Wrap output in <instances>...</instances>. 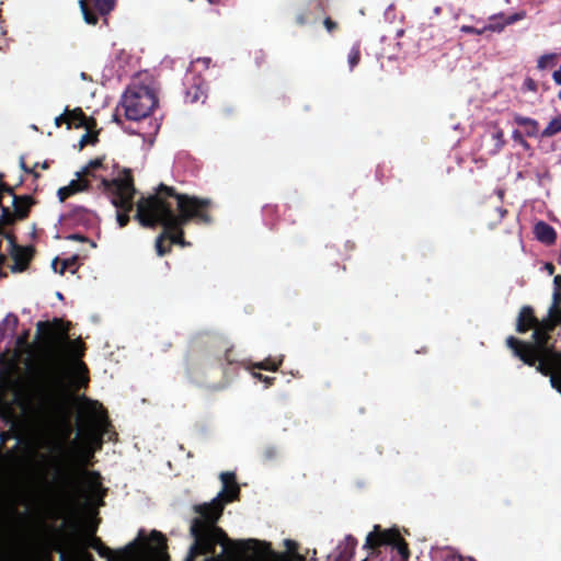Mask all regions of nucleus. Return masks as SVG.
I'll list each match as a JSON object with an SVG mask.
<instances>
[{
    "label": "nucleus",
    "mask_w": 561,
    "mask_h": 561,
    "mask_svg": "<svg viewBox=\"0 0 561 561\" xmlns=\"http://www.w3.org/2000/svg\"><path fill=\"white\" fill-rule=\"evenodd\" d=\"M561 131V115L552 118L547 127L542 130V136L550 137Z\"/></svg>",
    "instance_id": "obj_18"
},
{
    "label": "nucleus",
    "mask_w": 561,
    "mask_h": 561,
    "mask_svg": "<svg viewBox=\"0 0 561 561\" xmlns=\"http://www.w3.org/2000/svg\"><path fill=\"white\" fill-rule=\"evenodd\" d=\"M501 137H502V134H496V139H499V140H500V139H501Z\"/></svg>",
    "instance_id": "obj_46"
},
{
    "label": "nucleus",
    "mask_w": 561,
    "mask_h": 561,
    "mask_svg": "<svg viewBox=\"0 0 561 561\" xmlns=\"http://www.w3.org/2000/svg\"><path fill=\"white\" fill-rule=\"evenodd\" d=\"M553 284H554V289L556 288H561V276L560 275H557L554 278H553Z\"/></svg>",
    "instance_id": "obj_35"
},
{
    "label": "nucleus",
    "mask_w": 561,
    "mask_h": 561,
    "mask_svg": "<svg viewBox=\"0 0 561 561\" xmlns=\"http://www.w3.org/2000/svg\"><path fill=\"white\" fill-rule=\"evenodd\" d=\"M358 59H359V53L357 49H352L350 55H348V64H350V67L353 68L357 65L358 62Z\"/></svg>",
    "instance_id": "obj_28"
},
{
    "label": "nucleus",
    "mask_w": 561,
    "mask_h": 561,
    "mask_svg": "<svg viewBox=\"0 0 561 561\" xmlns=\"http://www.w3.org/2000/svg\"><path fill=\"white\" fill-rule=\"evenodd\" d=\"M197 91H199V88H196V93H194V95L191 96V92L187 93V96L191 98L192 101H197L199 100V95L197 94Z\"/></svg>",
    "instance_id": "obj_38"
},
{
    "label": "nucleus",
    "mask_w": 561,
    "mask_h": 561,
    "mask_svg": "<svg viewBox=\"0 0 561 561\" xmlns=\"http://www.w3.org/2000/svg\"><path fill=\"white\" fill-rule=\"evenodd\" d=\"M208 2H209V3H213V2H214V0H208Z\"/></svg>",
    "instance_id": "obj_49"
},
{
    "label": "nucleus",
    "mask_w": 561,
    "mask_h": 561,
    "mask_svg": "<svg viewBox=\"0 0 561 561\" xmlns=\"http://www.w3.org/2000/svg\"><path fill=\"white\" fill-rule=\"evenodd\" d=\"M75 473L83 485L87 501L94 503L102 495L99 476L81 469L77 470Z\"/></svg>",
    "instance_id": "obj_10"
},
{
    "label": "nucleus",
    "mask_w": 561,
    "mask_h": 561,
    "mask_svg": "<svg viewBox=\"0 0 561 561\" xmlns=\"http://www.w3.org/2000/svg\"><path fill=\"white\" fill-rule=\"evenodd\" d=\"M83 174L81 171L76 172V179L71 180L68 185L62 186L58 190L57 194L59 197V201L62 202L70 195L81 192L87 187V182L81 179Z\"/></svg>",
    "instance_id": "obj_13"
},
{
    "label": "nucleus",
    "mask_w": 561,
    "mask_h": 561,
    "mask_svg": "<svg viewBox=\"0 0 561 561\" xmlns=\"http://www.w3.org/2000/svg\"><path fill=\"white\" fill-rule=\"evenodd\" d=\"M324 25L328 28V31H331L333 28L332 22L328 19L324 21Z\"/></svg>",
    "instance_id": "obj_40"
},
{
    "label": "nucleus",
    "mask_w": 561,
    "mask_h": 561,
    "mask_svg": "<svg viewBox=\"0 0 561 561\" xmlns=\"http://www.w3.org/2000/svg\"><path fill=\"white\" fill-rule=\"evenodd\" d=\"M56 261H57V259H55V260L53 261V263H51V267H53L54 270L56 268Z\"/></svg>",
    "instance_id": "obj_45"
},
{
    "label": "nucleus",
    "mask_w": 561,
    "mask_h": 561,
    "mask_svg": "<svg viewBox=\"0 0 561 561\" xmlns=\"http://www.w3.org/2000/svg\"><path fill=\"white\" fill-rule=\"evenodd\" d=\"M12 195V204L14 207V211L19 217H24L31 206V199L27 196L24 197H16L15 195Z\"/></svg>",
    "instance_id": "obj_17"
},
{
    "label": "nucleus",
    "mask_w": 561,
    "mask_h": 561,
    "mask_svg": "<svg viewBox=\"0 0 561 561\" xmlns=\"http://www.w3.org/2000/svg\"><path fill=\"white\" fill-rule=\"evenodd\" d=\"M20 167H21V169H23L24 171L28 172V170H27V169H26V167H25V163H24L23 158H21V159H20Z\"/></svg>",
    "instance_id": "obj_43"
},
{
    "label": "nucleus",
    "mask_w": 561,
    "mask_h": 561,
    "mask_svg": "<svg viewBox=\"0 0 561 561\" xmlns=\"http://www.w3.org/2000/svg\"><path fill=\"white\" fill-rule=\"evenodd\" d=\"M106 186L112 195V204L124 211L116 215L118 226L124 227L129 220L128 211L131 209L136 192L129 171L124 170L111 183H106Z\"/></svg>",
    "instance_id": "obj_5"
},
{
    "label": "nucleus",
    "mask_w": 561,
    "mask_h": 561,
    "mask_svg": "<svg viewBox=\"0 0 561 561\" xmlns=\"http://www.w3.org/2000/svg\"><path fill=\"white\" fill-rule=\"evenodd\" d=\"M168 230L169 229H165V231L156 239V250L159 256H162L165 253V250L162 248V241L167 238Z\"/></svg>",
    "instance_id": "obj_25"
},
{
    "label": "nucleus",
    "mask_w": 561,
    "mask_h": 561,
    "mask_svg": "<svg viewBox=\"0 0 561 561\" xmlns=\"http://www.w3.org/2000/svg\"><path fill=\"white\" fill-rule=\"evenodd\" d=\"M51 385L54 389L47 392L46 400L53 405H59L58 398L67 396L68 386L60 376H55L51 380Z\"/></svg>",
    "instance_id": "obj_15"
},
{
    "label": "nucleus",
    "mask_w": 561,
    "mask_h": 561,
    "mask_svg": "<svg viewBox=\"0 0 561 561\" xmlns=\"http://www.w3.org/2000/svg\"><path fill=\"white\" fill-rule=\"evenodd\" d=\"M167 238H170L172 243L180 244L181 247H185L186 245V242L183 239V231L182 230H179V231H176L174 233H169L168 232Z\"/></svg>",
    "instance_id": "obj_24"
},
{
    "label": "nucleus",
    "mask_w": 561,
    "mask_h": 561,
    "mask_svg": "<svg viewBox=\"0 0 561 561\" xmlns=\"http://www.w3.org/2000/svg\"><path fill=\"white\" fill-rule=\"evenodd\" d=\"M2 179V174L0 173V180Z\"/></svg>",
    "instance_id": "obj_50"
},
{
    "label": "nucleus",
    "mask_w": 561,
    "mask_h": 561,
    "mask_svg": "<svg viewBox=\"0 0 561 561\" xmlns=\"http://www.w3.org/2000/svg\"><path fill=\"white\" fill-rule=\"evenodd\" d=\"M79 4H80V9H81V12H82V15H83V19L87 23L89 24H92V23H95V18L94 16H90L88 11H87V8H85V4H84V1L83 0H80L79 1Z\"/></svg>",
    "instance_id": "obj_26"
},
{
    "label": "nucleus",
    "mask_w": 561,
    "mask_h": 561,
    "mask_svg": "<svg viewBox=\"0 0 561 561\" xmlns=\"http://www.w3.org/2000/svg\"><path fill=\"white\" fill-rule=\"evenodd\" d=\"M526 16V13L524 11L515 13L506 19V21L502 24L503 27L505 25H510L518 20H523Z\"/></svg>",
    "instance_id": "obj_27"
},
{
    "label": "nucleus",
    "mask_w": 561,
    "mask_h": 561,
    "mask_svg": "<svg viewBox=\"0 0 561 561\" xmlns=\"http://www.w3.org/2000/svg\"><path fill=\"white\" fill-rule=\"evenodd\" d=\"M256 367L262 368V369H272V370H274V369H276L277 364H276V362H273L272 364L260 363V364L256 365Z\"/></svg>",
    "instance_id": "obj_31"
},
{
    "label": "nucleus",
    "mask_w": 561,
    "mask_h": 561,
    "mask_svg": "<svg viewBox=\"0 0 561 561\" xmlns=\"http://www.w3.org/2000/svg\"><path fill=\"white\" fill-rule=\"evenodd\" d=\"M94 3L102 14H106L114 8L115 0H94Z\"/></svg>",
    "instance_id": "obj_22"
},
{
    "label": "nucleus",
    "mask_w": 561,
    "mask_h": 561,
    "mask_svg": "<svg viewBox=\"0 0 561 561\" xmlns=\"http://www.w3.org/2000/svg\"><path fill=\"white\" fill-rule=\"evenodd\" d=\"M157 103L153 91L145 85L128 89L122 100L125 116L131 121H138L148 116Z\"/></svg>",
    "instance_id": "obj_6"
},
{
    "label": "nucleus",
    "mask_w": 561,
    "mask_h": 561,
    "mask_svg": "<svg viewBox=\"0 0 561 561\" xmlns=\"http://www.w3.org/2000/svg\"><path fill=\"white\" fill-rule=\"evenodd\" d=\"M513 138L516 140H519L523 145L526 146V142L523 140L522 135L519 131L515 130L513 131Z\"/></svg>",
    "instance_id": "obj_34"
},
{
    "label": "nucleus",
    "mask_w": 561,
    "mask_h": 561,
    "mask_svg": "<svg viewBox=\"0 0 561 561\" xmlns=\"http://www.w3.org/2000/svg\"><path fill=\"white\" fill-rule=\"evenodd\" d=\"M284 545H285V547H286L288 550H291V549H294V548L296 547V542H295V541H293V540H289V539H286V540L284 541Z\"/></svg>",
    "instance_id": "obj_33"
},
{
    "label": "nucleus",
    "mask_w": 561,
    "mask_h": 561,
    "mask_svg": "<svg viewBox=\"0 0 561 561\" xmlns=\"http://www.w3.org/2000/svg\"><path fill=\"white\" fill-rule=\"evenodd\" d=\"M222 489L209 503L195 506V512L201 515L191 524V535L194 542L191 545L187 561H192L196 554L213 551L216 543L226 547L228 543L239 550H254L261 558L259 561H289L284 553H273L268 543L254 539L229 541L222 529L215 526L220 517L224 505L238 496L239 485L234 481V473L227 471L220 473ZM205 561H224L222 554L210 557Z\"/></svg>",
    "instance_id": "obj_1"
},
{
    "label": "nucleus",
    "mask_w": 561,
    "mask_h": 561,
    "mask_svg": "<svg viewBox=\"0 0 561 561\" xmlns=\"http://www.w3.org/2000/svg\"><path fill=\"white\" fill-rule=\"evenodd\" d=\"M76 409L82 448L90 456L101 446L108 420L102 404L84 396L76 399Z\"/></svg>",
    "instance_id": "obj_4"
},
{
    "label": "nucleus",
    "mask_w": 561,
    "mask_h": 561,
    "mask_svg": "<svg viewBox=\"0 0 561 561\" xmlns=\"http://www.w3.org/2000/svg\"><path fill=\"white\" fill-rule=\"evenodd\" d=\"M560 298L559 288H556L552 293V302L548 309V320L543 322L542 328L554 327L561 322V307H558Z\"/></svg>",
    "instance_id": "obj_14"
},
{
    "label": "nucleus",
    "mask_w": 561,
    "mask_h": 561,
    "mask_svg": "<svg viewBox=\"0 0 561 561\" xmlns=\"http://www.w3.org/2000/svg\"><path fill=\"white\" fill-rule=\"evenodd\" d=\"M36 331L43 347L51 354H57L67 343L68 325L60 319H54L51 322L39 321Z\"/></svg>",
    "instance_id": "obj_7"
},
{
    "label": "nucleus",
    "mask_w": 561,
    "mask_h": 561,
    "mask_svg": "<svg viewBox=\"0 0 561 561\" xmlns=\"http://www.w3.org/2000/svg\"><path fill=\"white\" fill-rule=\"evenodd\" d=\"M91 247H92V248H95V247H96V244H95L94 242H91Z\"/></svg>",
    "instance_id": "obj_48"
},
{
    "label": "nucleus",
    "mask_w": 561,
    "mask_h": 561,
    "mask_svg": "<svg viewBox=\"0 0 561 561\" xmlns=\"http://www.w3.org/2000/svg\"><path fill=\"white\" fill-rule=\"evenodd\" d=\"M9 252L14 260V263L10 267L11 272H23L27 267L32 257L33 249L30 247H19L12 241V239H9Z\"/></svg>",
    "instance_id": "obj_11"
},
{
    "label": "nucleus",
    "mask_w": 561,
    "mask_h": 561,
    "mask_svg": "<svg viewBox=\"0 0 561 561\" xmlns=\"http://www.w3.org/2000/svg\"><path fill=\"white\" fill-rule=\"evenodd\" d=\"M161 190H163L170 196L175 195L172 187L161 185Z\"/></svg>",
    "instance_id": "obj_37"
},
{
    "label": "nucleus",
    "mask_w": 561,
    "mask_h": 561,
    "mask_svg": "<svg viewBox=\"0 0 561 561\" xmlns=\"http://www.w3.org/2000/svg\"><path fill=\"white\" fill-rule=\"evenodd\" d=\"M180 214L174 215L170 205L157 195L141 198L137 203L136 218L144 227H153L161 224L164 229H180L182 225L193 217L208 221V217L201 209L208 205L207 199H197L187 195H175Z\"/></svg>",
    "instance_id": "obj_3"
},
{
    "label": "nucleus",
    "mask_w": 561,
    "mask_h": 561,
    "mask_svg": "<svg viewBox=\"0 0 561 561\" xmlns=\"http://www.w3.org/2000/svg\"><path fill=\"white\" fill-rule=\"evenodd\" d=\"M546 270L548 271L549 274H552L553 273V266L552 264H546Z\"/></svg>",
    "instance_id": "obj_41"
},
{
    "label": "nucleus",
    "mask_w": 561,
    "mask_h": 561,
    "mask_svg": "<svg viewBox=\"0 0 561 561\" xmlns=\"http://www.w3.org/2000/svg\"><path fill=\"white\" fill-rule=\"evenodd\" d=\"M502 30H503V25H499V26L488 25V26H484L483 28H480V30H477V28H474L472 26L463 25L460 28V31L463 32V33H474V34H478V35H481L484 31L501 32Z\"/></svg>",
    "instance_id": "obj_19"
},
{
    "label": "nucleus",
    "mask_w": 561,
    "mask_h": 561,
    "mask_svg": "<svg viewBox=\"0 0 561 561\" xmlns=\"http://www.w3.org/2000/svg\"><path fill=\"white\" fill-rule=\"evenodd\" d=\"M151 541L152 543H141L140 542V538L138 537L137 539H135L134 541L129 542L128 545H126V547L124 548L125 552L126 553H131L136 548L137 546L139 545V554H144V553H160V551L162 550L163 548V538H162V535L160 533H157V531H152L151 534Z\"/></svg>",
    "instance_id": "obj_12"
},
{
    "label": "nucleus",
    "mask_w": 561,
    "mask_h": 561,
    "mask_svg": "<svg viewBox=\"0 0 561 561\" xmlns=\"http://www.w3.org/2000/svg\"><path fill=\"white\" fill-rule=\"evenodd\" d=\"M91 138V136L87 133L84 134L80 139V147L84 146V144L88 141V139Z\"/></svg>",
    "instance_id": "obj_36"
},
{
    "label": "nucleus",
    "mask_w": 561,
    "mask_h": 561,
    "mask_svg": "<svg viewBox=\"0 0 561 561\" xmlns=\"http://www.w3.org/2000/svg\"><path fill=\"white\" fill-rule=\"evenodd\" d=\"M560 99H561V93L559 94Z\"/></svg>",
    "instance_id": "obj_51"
},
{
    "label": "nucleus",
    "mask_w": 561,
    "mask_h": 561,
    "mask_svg": "<svg viewBox=\"0 0 561 561\" xmlns=\"http://www.w3.org/2000/svg\"><path fill=\"white\" fill-rule=\"evenodd\" d=\"M536 238L545 243H552L556 239V232L552 227L546 222L539 221L534 229Z\"/></svg>",
    "instance_id": "obj_16"
},
{
    "label": "nucleus",
    "mask_w": 561,
    "mask_h": 561,
    "mask_svg": "<svg viewBox=\"0 0 561 561\" xmlns=\"http://www.w3.org/2000/svg\"><path fill=\"white\" fill-rule=\"evenodd\" d=\"M91 546L98 551L101 557H106L112 561V552L108 548L104 547L99 540L92 539Z\"/></svg>",
    "instance_id": "obj_23"
},
{
    "label": "nucleus",
    "mask_w": 561,
    "mask_h": 561,
    "mask_svg": "<svg viewBox=\"0 0 561 561\" xmlns=\"http://www.w3.org/2000/svg\"><path fill=\"white\" fill-rule=\"evenodd\" d=\"M69 239H71V240H79V241H83L84 240V238L82 236H80V234H72V236L69 237Z\"/></svg>",
    "instance_id": "obj_39"
},
{
    "label": "nucleus",
    "mask_w": 561,
    "mask_h": 561,
    "mask_svg": "<svg viewBox=\"0 0 561 561\" xmlns=\"http://www.w3.org/2000/svg\"><path fill=\"white\" fill-rule=\"evenodd\" d=\"M56 297L59 299V300H62V294L60 291H57L56 293Z\"/></svg>",
    "instance_id": "obj_44"
},
{
    "label": "nucleus",
    "mask_w": 561,
    "mask_h": 561,
    "mask_svg": "<svg viewBox=\"0 0 561 561\" xmlns=\"http://www.w3.org/2000/svg\"><path fill=\"white\" fill-rule=\"evenodd\" d=\"M100 165H101V160H99V159L91 160L87 165L82 167L80 171L84 175L88 173L90 168H98Z\"/></svg>",
    "instance_id": "obj_29"
},
{
    "label": "nucleus",
    "mask_w": 561,
    "mask_h": 561,
    "mask_svg": "<svg viewBox=\"0 0 561 561\" xmlns=\"http://www.w3.org/2000/svg\"><path fill=\"white\" fill-rule=\"evenodd\" d=\"M61 121H62V115L57 116V117L55 118V124H56V126H59V125H60V123H61Z\"/></svg>",
    "instance_id": "obj_42"
},
{
    "label": "nucleus",
    "mask_w": 561,
    "mask_h": 561,
    "mask_svg": "<svg viewBox=\"0 0 561 561\" xmlns=\"http://www.w3.org/2000/svg\"><path fill=\"white\" fill-rule=\"evenodd\" d=\"M381 545H394L403 557L408 556L407 548L401 542L397 528H389L381 531L378 525L374 526L373 530L366 536L364 548L373 549Z\"/></svg>",
    "instance_id": "obj_9"
},
{
    "label": "nucleus",
    "mask_w": 561,
    "mask_h": 561,
    "mask_svg": "<svg viewBox=\"0 0 561 561\" xmlns=\"http://www.w3.org/2000/svg\"><path fill=\"white\" fill-rule=\"evenodd\" d=\"M68 354L69 356L73 357V359L70 363V367L68 369V383L72 387H82L87 382V378L84 376V366L83 364L78 359V357L81 355V344L78 341H69L67 339V343L64 346V348L59 350L57 354Z\"/></svg>",
    "instance_id": "obj_8"
},
{
    "label": "nucleus",
    "mask_w": 561,
    "mask_h": 561,
    "mask_svg": "<svg viewBox=\"0 0 561 561\" xmlns=\"http://www.w3.org/2000/svg\"><path fill=\"white\" fill-rule=\"evenodd\" d=\"M73 561H92V559L87 552L78 551L73 557Z\"/></svg>",
    "instance_id": "obj_30"
},
{
    "label": "nucleus",
    "mask_w": 561,
    "mask_h": 561,
    "mask_svg": "<svg viewBox=\"0 0 561 561\" xmlns=\"http://www.w3.org/2000/svg\"><path fill=\"white\" fill-rule=\"evenodd\" d=\"M552 78L556 84L561 85V66L553 72Z\"/></svg>",
    "instance_id": "obj_32"
},
{
    "label": "nucleus",
    "mask_w": 561,
    "mask_h": 561,
    "mask_svg": "<svg viewBox=\"0 0 561 561\" xmlns=\"http://www.w3.org/2000/svg\"><path fill=\"white\" fill-rule=\"evenodd\" d=\"M556 55L554 54H546L542 55L537 62V67L540 70H545L549 67H551L554 64Z\"/></svg>",
    "instance_id": "obj_20"
},
{
    "label": "nucleus",
    "mask_w": 561,
    "mask_h": 561,
    "mask_svg": "<svg viewBox=\"0 0 561 561\" xmlns=\"http://www.w3.org/2000/svg\"><path fill=\"white\" fill-rule=\"evenodd\" d=\"M254 377L262 378V375H260V374H254Z\"/></svg>",
    "instance_id": "obj_47"
},
{
    "label": "nucleus",
    "mask_w": 561,
    "mask_h": 561,
    "mask_svg": "<svg viewBox=\"0 0 561 561\" xmlns=\"http://www.w3.org/2000/svg\"><path fill=\"white\" fill-rule=\"evenodd\" d=\"M71 425L66 415L49 422L47 431L39 433L26 445L28 457L43 470L69 479L75 462L73 445H68Z\"/></svg>",
    "instance_id": "obj_2"
},
{
    "label": "nucleus",
    "mask_w": 561,
    "mask_h": 561,
    "mask_svg": "<svg viewBox=\"0 0 561 561\" xmlns=\"http://www.w3.org/2000/svg\"><path fill=\"white\" fill-rule=\"evenodd\" d=\"M515 122L518 124V125H524V126H528L530 127V134H536L537 131V122L534 121L533 118H529V117H524V116H515Z\"/></svg>",
    "instance_id": "obj_21"
}]
</instances>
